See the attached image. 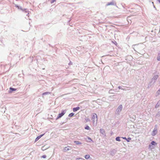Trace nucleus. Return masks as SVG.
<instances>
[{
    "instance_id": "nucleus-1",
    "label": "nucleus",
    "mask_w": 160,
    "mask_h": 160,
    "mask_svg": "<svg viewBox=\"0 0 160 160\" xmlns=\"http://www.w3.org/2000/svg\"><path fill=\"white\" fill-rule=\"evenodd\" d=\"M157 143L154 141H152L149 144L148 146V148L151 151L155 148V146L157 145Z\"/></svg>"
},
{
    "instance_id": "nucleus-2",
    "label": "nucleus",
    "mask_w": 160,
    "mask_h": 160,
    "mask_svg": "<svg viewBox=\"0 0 160 160\" xmlns=\"http://www.w3.org/2000/svg\"><path fill=\"white\" fill-rule=\"evenodd\" d=\"M92 120L93 121V124L96 125L98 121V118L97 115L96 113L93 114Z\"/></svg>"
},
{
    "instance_id": "nucleus-3",
    "label": "nucleus",
    "mask_w": 160,
    "mask_h": 160,
    "mask_svg": "<svg viewBox=\"0 0 160 160\" xmlns=\"http://www.w3.org/2000/svg\"><path fill=\"white\" fill-rule=\"evenodd\" d=\"M122 105L121 104L119 105L117 108L116 110V112L118 114H119L120 112H121L122 108Z\"/></svg>"
},
{
    "instance_id": "nucleus-4",
    "label": "nucleus",
    "mask_w": 160,
    "mask_h": 160,
    "mask_svg": "<svg viewBox=\"0 0 160 160\" xmlns=\"http://www.w3.org/2000/svg\"><path fill=\"white\" fill-rule=\"evenodd\" d=\"M158 75H155L153 76L152 78V80L154 83L155 82L156 80L158 78Z\"/></svg>"
},
{
    "instance_id": "nucleus-5",
    "label": "nucleus",
    "mask_w": 160,
    "mask_h": 160,
    "mask_svg": "<svg viewBox=\"0 0 160 160\" xmlns=\"http://www.w3.org/2000/svg\"><path fill=\"white\" fill-rule=\"evenodd\" d=\"M157 132V127H156V126H155L154 128V129L153 130L152 132V135L153 136H155Z\"/></svg>"
},
{
    "instance_id": "nucleus-6",
    "label": "nucleus",
    "mask_w": 160,
    "mask_h": 160,
    "mask_svg": "<svg viewBox=\"0 0 160 160\" xmlns=\"http://www.w3.org/2000/svg\"><path fill=\"white\" fill-rule=\"evenodd\" d=\"M66 112V110H62V112L60 113H59L58 115L59 116V118L62 117L65 113Z\"/></svg>"
},
{
    "instance_id": "nucleus-7",
    "label": "nucleus",
    "mask_w": 160,
    "mask_h": 160,
    "mask_svg": "<svg viewBox=\"0 0 160 160\" xmlns=\"http://www.w3.org/2000/svg\"><path fill=\"white\" fill-rule=\"evenodd\" d=\"M71 150V148L69 146L65 147L63 149V151L64 152H67Z\"/></svg>"
},
{
    "instance_id": "nucleus-8",
    "label": "nucleus",
    "mask_w": 160,
    "mask_h": 160,
    "mask_svg": "<svg viewBox=\"0 0 160 160\" xmlns=\"http://www.w3.org/2000/svg\"><path fill=\"white\" fill-rule=\"evenodd\" d=\"M116 4V3L115 2H108V3L107 4V6H109V5H113Z\"/></svg>"
},
{
    "instance_id": "nucleus-9",
    "label": "nucleus",
    "mask_w": 160,
    "mask_h": 160,
    "mask_svg": "<svg viewBox=\"0 0 160 160\" xmlns=\"http://www.w3.org/2000/svg\"><path fill=\"white\" fill-rule=\"evenodd\" d=\"M44 135V134H43L42 135H41L38 136L36 139H35V142L37 141L38 140H39V139H40L41 138L43 135Z\"/></svg>"
},
{
    "instance_id": "nucleus-10",
    "label": "nucleus",
    "mask_w": 160,
    "mask_h": 160,
    "mask_svg": "<svg viewBox=\"0 0 160 160\" xmlns=\"http://www.w3.org/2000/svg\"><path fill=\"white\" fill-rule=\"evenodd\" d=\"M48 148L49 147H46L45 146H44L42 147L41 149L42 151H44Z\"/></svg>"
},
{
    "instance_id": "nucleus-11",
    "label": "nucleus",
    "mask_w": 160,
    "mask_h": 160,
    "mask_svg": "<svg viewBox=\"0 0 160 160\" xmlns=\"http://www.w3.org/2000/svg\"><path fill=\"white\" fill-rule=\"evenodd\" d=\"M85 158L86 159H88L90 158V157L89 154H86L84 156Z\"/></svg>"
},
{
    "instance_id": "nucleus-12",
    "label": "nucleus",
    "mask_w": 160,
    "mask_h": 160,
    "mask_svg": "<svg viewBox=\"0 0 160 160\" xmlns=\"http://www.w3.org/2000/svg\"><path fill=\"white\" fill-rule=\"evenodd\" d=\"M100 132L103 135L105 134V131L104 129H101L100 130Z\"/></svg>"
},
{
    "instance_id": "nucleus-13",
    "label": "nucleus",
    "mask_w": 160,
    "mask_h": 160,
    "mask_svg": "<svg viewBox=\"0 0 160 160\" xmlns=\"http://www.w3.org/2000/svg\"><path fill=\"white\" fill-rule=\"evenodd\" d=\"M80 108L79 107H77L75 108H74L73 109V112H75L77 111Z\"/></svg>"
},
{
    "instance_id": "nucleus-14",
    "label": "nucleus",
    "mask_w": 160,
    "mask_h": 160,
    "mask_svg": "<svg viewBox=\"0 0 160 160\" xmlns=\"http://www.w3.org/2000/svg\"><path fill=\"white\" fill-rule=\"evenodd\" d=\"M49 94H50V92H44L42 94V97H43V96L44 95H48Z\"/></svg>"
},
{
    "instance_id": "nucleus-15",
    "label": "nucleus",
    "mask_w": 160,
    "mask_h": 160,
    "mask_svg": "<svg viewBox=\"0 0 160 160\" xmlns=\"http://www.w3.org/2000/svg\"><path fill=\"white\" fill-rule=\"evenodd\" d=\"M74 142L77 145H79L81 144V142L78 141H74Z\"/></svg>"
},
{
    "instance_id": "nucleus-16",
    "label": "nucleus",
    "mask_w": 160,
    "mask_h": 160,
    "mask_svg": "<svg viewBox=\"0 0 160 160\" xmlns=\"http://www.w3.org/2000/svg\"><path fill=\"white\" fill-rule=\"evenodd\" d=\"M10 89L11 90L9 92H12V91H15L16 90V89L12 88H10Z\"/></svg>"
},
{
    "instance_id": "nucleus-17",
    "label": "nucleus",
    "mask_w": 160,
    "mask_h": 160,
    "mask_svg": "<svg viewBox=\"0 0 160 160\" xmlns=\"http://www.w3.org/2000/svg\"><path fill=\"white\" fill-rule=\"evenodd\" d=\"M76 160H85L84 159L82 158H76Z\"/></svg>"
},
{
    "instance_id": "nucleus-18",
    "label": "nucleus",
    "mask_w": 160,
    "mask_h": 160,
    "mask_svg": "<svg viewBox=\"0 0 160 160\" xmlns=\"http://www.w3.org/2000/svg\"><path fill=\"white\" fill-rule=\"evenodd\" d=\"M157 59L158 61H160V53H159L158 54V56L157 57Z\"/></svg>"
},
{
    "instance_id": "nucleus-19",
    "label": "nucleus",
    "mask_w": 160,
    "mask_h": 160,
    "mask_svg": "<svg viewBox=\"0 0 160 160\" xmlns=\"http://www.w3.org/2000/svg\"><path fill=\"white\" fill-rule=\"evenodd\" d=\"M116 140L117 141H119V142L121 141V140L120 139V138L119 137H117L116 138Z\"/></svg>"
},
{
    "instance_id": "nucleus-20",
    "label": "nucleus",
    "mask_w": 160,
    "mask_h": 160,
    "mask_svg": "<svg viewBox=\"0 0 160 160\" xmlns=\"http://www.w3.org/2000/svg\"><path fill=\"white\" fill-rule=\"evenodd\" d=\"M74 113H71L68 116L69 117H72L74 115Z\"/></svg>"
},
{
    "instance_id": "nucleus-21",
    "label": "nucleus",
    "mask_w": 160,
    "mask_h": 160,
    "mask_svg": "<svg viewBox=\"0 0 160 160\" xmlns=\"http://www.w3.org/2000/svg\"><path fill=\"white\" fill-rule=\"evenodd\" d=\"M160 93V88L159 90H158L156 92V94L157 95H159Z\"/></svg>"
},
{
    "instance_id": "nucleus-22",
    "label": "nucleus",
    "mask_w": 160,
    "mask_h": 160,
    "mask_svg": "<svg viewBox=\"0 0 160 160\" xmlns=\"http://www.w3.org/2000/svg\"><path fill=\"white\" fill-rule=\"evenodd\" d=\"M85 121L86 122H88L90 121V119L88 118H85Z\"/></svg>"
},
{
    "instance_id": "nucleus-23",
    "label": "nucleus",
    "mask_w": 160,
    "mask_h": 160,
    "mask_svg": "<svg viewBox=\"0 0 160 160\" xmlns=\"http://www.w3.org/2000/svg\"><path fill=\"white\" fill-rule=\"evenodd\" d=\"M85 128L86 129H87V130H89L90 129V128L88 126H87L86 127H85Z\"/></svg>"
},
{
    "instance_id": "nucleus-24",
    "label": "nucleus",
    "mask_w": 160,
    "mask_h": 160,
    "mask_svg": "<svg viewBox=\"0 0 160 160\" xmlns=\"http://www.w3.org/2000/svg\"><path fill=\"white\" fill-rule=\"evenodd\" d=\"M131 138H127L126 140L128 142H129L130 140H131Z\"/></svg>"
},
{
    "instance_id": "nucleus-25",
    "label": "nucleus",
    "mask_w": 160,
    "mask_h": 160,
    "mask_svg": "<svg viewBox=\"0 0 160 160\" xmlns=\"http://www.w3.org/2000/svg\"><path fill=\"white\" fill-rule=\"evenodd\" d=\"M56 0H51V3H53V2H54L55 1H56Z\"/></svg>"
},
{
    "instance_id": "nucleus-26",
    "label": "nucleus",
    "mask_w": 160,
    "mask_h": 160,
    "mask_svg": "<svg viewBox=\"0 0 160 160\" xmlns=\"http://www.w3.org/2000/svg\"><path fill=\"white\" fill-rule=\"evenodd\" d=\"M42 157L43 158H45L46 157V155H43L42 156Z\"/></svg>"
},
{
    "instance_id": "nucleus-27",
    "label": "nucleus",
    "mask_w": 160,
    "mask_h": 160,
    "mask_svg": "<svg viewBox=\"0 0 160 160\" xmlns=\"http://www.w3.org/2000/svg\"><path fill=\"white\" fill-rule=\"evenodd\" d=\"M88 139H89V140H90V141H92V140L91 139V138L89 137H88Z\"/></svg>"
},
{
    "instance_id": "nucleus-28",
    "label": "nucleus",
    "mask_w": 160,
    "mask_h": 160,
    "mask_svg": "<svg viewBox=\"0 0 160 160\" xmlns=\"http://www.w3.org/2000/svg\"><path fill=\"white\" fill-rule=\"evenodd\" d=\"M122 138L124 139H125L126 140L127 139V138L126 137H122Z\"/></svg>"
},
{
    "instance_id": "nucleus-29",
    "label": "nucleus",
    "mask_w": 160,
    "mask_h": 160,
    "mask_svg": "<svg viewBox=\"0 0 160 160\" xmlns=\"http://www.w3.org/2000/svg\"><path fill=\"white\" fill-rule=\"evenodd\" d=\"M59 118V116L58 115V117L56 118V119L58 120L59 118Z\"/></svg>"
},
{
    "instance_id": "nucleus-30",
    "label": "nucleus",
    "mask_w": 160,
    "mask_h": 160,
    "mask_svg": "<svg viewBox=\"0 0 160 160\" xmlns=\"http://www.w3.org/2000/svg\"><path fill=\"white\" fill-rule=\"evenodd\" d=\"M118 88H119V89H122V88H121V87H120V86H119V87H118Z\"/></svg>"
},
{
    "instance_id": "nucleus-31",
    "label": "nucleus",
    "mask_w": 160,
    "mask_h": 160,
    "mask_svg": "<svg viewBox=\"0 0 160 160\" xmlns=\"http://www.w3.org/2000/svg\"><path fill=\"white\" fill-rule=\"evenodd\" d=\"M16 7H18V8H19V6H17V5H16Z\"/></svg>"
},
{
    "instance_id": "nucleus-32",
    "label": "nucleus",
    "mask_w": 160,
    "mask_h": 160,
    "mask_svg": "<svg viewBox=\"0 0 160 160\" xmlns=\"http://www.w3.org/2000/svg\"><path fill=\"white\" fill-rule=\"evenodd\" d=\"M121 89L123 90H125V88H122Z\"/></svg>"
},
{
    "instance_id": "nucleus-33",
    "label": "nucleus",
    "mask_w": 160,
    "mask_h": 160,
    "mask_svg": "<svg viewBox=\"0 0 160 160\" xmlns=\"http://www.w3.org/2000/svg\"><path fill=\"white\" fill-rule=\"evenodd\" d=\"M158 2H159L160 3V0H157Z\"/></svg>"
},
{
    "instance_id": "nucleus-34",
    "label": "nucleus",
    "mask_w": 160,
    "mask_h": 160,
    "mask_svg": "<svg viewBox=\"0 0 160 160\" xmlns=\"http://www.w3.org/2000/svg\"><path fill=\"white\" fill-rule=\"evenodd\" d=\"M29 14V13L28 12V14H27V15H28V14Z\"/></svg>"
},
{
    "instance_id": "nucleus-35",
    "label": "nucleus",
    "mask_w": 160,
    "mask_h": 160,
    "mask_svg": "<svg viewBox=\"0 0 160 160\" xmlns=\"http://www.w3.org/2000/svg\"><path fill=\"white\" fill-rule=\"evenodd\" d=\"M158 107V106H157V105H156V107Z\"/></svg>"
},
{
    "instance_id": "nucleus-36",
    "label": "nucleus",
    "mask_w": 160,
    "mask_h": 160,
    "mask_svg": "<svg viewBox=\"0 0 160 160\" xmlns=\"http://www.w3.org/2000/svg\"><path fill=\"white\" fill-rule=\"evenodd\" d=\"M158 107V106H157V105H156V107Z\"/></svg>"
},
{
    "instance_id": "nucleus-37",
    "label": "nucleus",
    "mask_w": 160,
    "mask_h": 160,
    "mask_svg": "<svg viewBox=\"0 0 160 160\" xmlns=\"http://www.w3.org/2000/svg\"><path fill=\"white\" fill-rule=\"evenodd\" d=\"M25 12H27V11H26V10H25Z\"/></svg>"
}]
</instances>
